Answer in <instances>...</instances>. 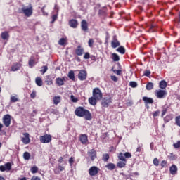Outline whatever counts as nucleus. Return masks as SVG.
<instances>
[{"mask_svg":"<svg viewBox=\"0 0 180 180\" xmlns=\"http://www.w3.org/2000/svg\"><path fill=\"white\" fill-rule=\"evenodd\" d=\"M69 26L72 27V29H77L78 27V20L75 19H72L69 21Z\"/></svg>","mask_w":180,"mask_h":180,"instance_id":"nucleus-16","label":"nucleus"},{"mask_svg":"<svg viewBox=\"0 0 180 180\" xmlns=\"http://www.w3.org/2000/svg\"><path fill=\"white\" fill-rule=\"evenodd\" d=\"M168 84L167 83V82L165 80H162L159 83V88H160V89H165V88H167Z\"/></svg>","mask_w":180,"mask_h":180,"instance_id":"nucleus-24","label":"nucleus"},{"mask_svg":"<svg viewBox=\"0 0 180 180\" xmlns=\"http://www.w3.org/2000/svg\"><path fill=\"white\" fill-rule=\"evenodd\" d=\"M64 167L59 165L58 169H54V173L56 174V175H58V174H60V172H61L62 171H64Z\"/></svg>","mask_w":180,"mask_h":180,"instance_id":"nucleus-29","label":"nucleus"},{"mask_svg":"<svg viewBox=\"0 0 180 180\" xmlns=\"http://www.w3.org/2000/svg\"><path fill=\"white\" fill-rule=\"evenodd\" d=\"M106 168H108V169H109L110 171H113V169H115V164H113V163H109V164H108L106 166Z\"/></svg>","mask_w":180,"mask_h":180,"instance_id":"nucleus-34","label":"nucleus"},{"mask_svg":"<svg viewBox=\"0 0 180 180\" xmlns=\"http://www.w3.org/2000/svg\"><path fill=\"white\" fill-rule=\"evenodd\" d=\"M12 169V164L11 162H7L4 165H0V171L1 172H5V171H11Z\"/></svg>","mask_w":180,"mask_h":180,"instance_id":"nucleus-10","label":"nucleus"},{"mask_svg":"<svg viewBox=\"0 0 180 180\" xmlns=\"http://www.w3.org/2000/svg\"><path fill=\"white\" fill-rule=\"evenodd\" d=\"M155 29H157V26L152 25H150L149 30H150V32H155Z\"/></svg>","mask_w":180,"mask_h":180,"instance_id":"nucleus-52","label":"nucleus"},{"mask_svg":"<svg viewBox=\"0 0 180 180\" xmlns=\"http://www.w3.org/2000/svg\"><path fill=\"white\" fill-rule=\"evenodd\" d=\"M84 60H89V58H91V55L86 52L84 53Z\"/></svg>","mask_w":180,"mask_h":180,"instance_id":"nucleus-53","label":"nucleus"},{"mask_svg":"<svg viewBox=\"0 0 180 180\" xmlns=\"http://www.w3.org/2000/svg\"><path fill=\"white\" fill-rule=\"evenodd\" d=\"M172 119H173L172 115H167L165 117L164 122H165V123H168L169 122H171V120H172Z\"/></svg>","mask_w":180,"mask_h":180,"instance_id":"nucleus-32","label":"nucleus"},{"mask_svg":"<svg viewBox=\"0 0 180 180\" xmlns=\"http://www.w3.org/2000/svg\"><path fill=\"white\" fill-rule=\"evenodd\" d=\"M151 75V72L150 70H145L143 75H145V77H150V75Z\"/></svg>","mask_w":180,"mask_h":180,"instance_id":"nucleus-56","label":"nucleus"},{"mask_svg":"<svg viewBox=\"0 0 180 180\" xmlns=\"http://www.w3.org/2000/svg\"><path fill=\"white\" fill-rule=\"evenodd\" d=\"M30 171L32 174H37V172H39V167H37V166H34L31 167Z\"/></svg>","mask_w":180,"mask_h":180,"instance_id":"nucleus-37","label":"nucleus"},{"mask_svg":"<svg viewBox=\"0 0 180 180\" xmlns=\"http://www.w3.org/2000/svg\"><path fill=\"white\" fill-rule=\"evenodd\" d=\"M120 46V42L117 41V38H116V36L113 37V40L111 42V46L112 49H116V47H119Z\"/></svg>","mask_w":180,"mask_h":180,"instance_id":"nucleus-17","label":"nucleus"},{"mask_svg":"<svg viewBox=\"0 0 180 180\" xmlns=\"http://www.w3.org/2000/svg\"><path fill=\"white\" fill-rule=\"evenodd\" d=\"M22 67V64L19 63H14L11 66V71H18V70H20V68Z\"/></svg>","mask_w":180,"mask_h":180,"instance_id":"nucleus-22","label":"nucleus"},{"mask_svg":"<svg viewBox=\"0 0 180 180\" xmlns=\"http://www.w3.org/2000/svg\"><path fill=\"white\" fill-rule=\"evenodd\" d=\"M118 158L121 161H127L126 158H131V153L126 152L125 153H120L118 154Z\"/></svg>","mask_w":180,"mask_h":180,"instance_id":"nucleus-7","label":"nucleus"},{"mask_svg":"<svg viewBox=\"0 0 180 180\" xmlns=\"http://www.w3.org/2000/svg\"><path fill=\"white\" fill-rule=\"evenodd\" d=\"M153 165H155V167H158V165H160V160L158 158H155L153 159Z\"/></svg>","mask_w":180,"mask_h":180,"instance_id":"nucleus-44","label":"nucleus"},{"mask_svg":"<svg viewBox=\"0 0 180 180\" xmlns=\"http://www.w3.org/2000/svg\"><path fill=\"white\" fill-rule=\"evenodd\" d=\"M79 140L82 144H86L88 143V136L86 134H81L79 136Z\"/></svg>","mask_w":180,"mask_h":180,"instance_id":"nucleus-19","label":"nucleus"},{"mask_svg":"<svg viewBox=\"0 0 180 180\" xmlns=\"http://www.w3.org/2000/svg\"><path fill=\"white\" fill-rule=\"evenodd\" d=\"M34 56H31L28 62V65L30 67V68H32V67L34 65Z\"/></svg>","mask_w":180,"mask_h":180,"instance_id":"nucleus-28","label":"nucleus"},{"mask_svg":"<svg viewBox=\"0 0 180 180\" xmlns=\"http://www.w3.org/2000/svg\"><path fill=\"white\" fill-rule=\"evenodd\" d=\"M69 164H70V165H72V164H74V158L73 157L70 158Z\"/></svg>","mask_w":180,"mask_h":180,"instance_id":"nucleus-60","label":"nucleus"},{"mask_svg":"<svg viewBox=\"0 0 180 180\" xmlns=\"http://www.w3.org/2000/svg\"><path fill=\"white\" fill-rule=\"evenodd\" d=\"M111 71L114 72V74H116L117 75H122V70H116L115 68H112L111 69Z\"/></svg>","mask_w":180,"mask_h":180,"instance_id":"nucleus-38","label":"nucleus"},{"mask_svg":"<svg viewBox=\"0 0 180 180\" xmlns=\"http://www.w3.org/2000/svg\"><path fill=\"white\" fill-rule=\"evenodd\" d=\"M75 54L77 56H82L83 54H85V49L81 45L78 46L75 49Z\"/></svg>","mask_w":180,"mask_h":180,"instance_id":"nucleus-12","label":"nucleus"},{"mask_svg":"<svg viewBox=\"0 0 180 180\" xmlns=\"http://www.w3.org/2000/svg\"><path fill=\"white\" fill-rule=\"evenodd\" d=\"M56 19H58V15L55 14L52 15V21L51 23H54L55 21L56 20Z\"/></svg>","mask_w":180,"mask_h":180,"instance_id":"nucleus-58","label":"nucleus"},{"mask_svg":"<svg viewBox=\"0 0 180 180\" xmlns=\"http://www.w3.org/2000/svg\"><path fill=\"white\" fill-rule=\"evenodd\" d=\"M155 95L158 99H164L167 96V93L165 90L158 89L155 91Z\"/></svg>","mask_w":180,"mask_h":180,"instance_id":"nucleus-4","label":"nucleus"},{"mask_svg":"<svg viewBox=\"0 0 180 180\" xmlns=\"http://www.w3.org/2000/svg\"><path fill=\"white\" fill-rule=\"evenodd\" d=\"M110 103H112L111 97H105L101 101V105L103 108H109Z\"/></svg>","mask_w":180,"mask_h":180,"instance_id":"nucleus-9","label":"nucleus"},{"mask_svg":"<svg viewBox=\"0 0 180 180\" xmlns=\"http://www.w3.org/2000/svg\"><path fill=\"white\" fill-rule=\"evenodd\" d=\"M2 120H3V124H4L6 127H9V126H11V115L6 114L4 115Z\"/></svg>","mask_w":180,"mask_h":180,"instance_id":"nucleus-6","label":"nucleus"},{"mask_svg":"<svg viewBox=\"0 0 180 180\" xmlns=\"http://www.w3.org/2000/svg\"><path fill=\"white\" fill-rule=\"evenodd\" d=\"M98 98H96V97H92L89 98V103L92 106H96V103H98Z\"/></svg>","mask_w":180,"mask_h":180,"instance_id":"nucleus-20","label":"nucleus"},{"mask_svg":"<svg viewBox=\"0 0 180 180\" xmlns=\"http://www.w3.org/2000/svg\"><path fill=\"white\" fill-rule=\"evenodd\" d=\"M169 172L172 175H176L178 173V167L175 165H172L169 168Z\"/></svg>","mask_w":180,"mask_h":180,"instance_id":"nucleus-18","label":"nucleus"},{"mask_svg":"<svg viewBox=\"0 0 180 180\" xmlns=\"http://www.w3.org/2000/svg\"><path fill=\"white\" fill-rule=\"evenodd\" d=\"M11 102L15 103V102H19V98H18L16 96H13L10 98Z\"/></svg>","mask_w":180,"mask_h":180,"instance_id":"nucleus-47","label":"nucleus"},{"mask_svg":"<svg viewBox=\"0 0 180 180\" xmlns=\"http://www.w3.org/2000/svg\"><path fill=\"white\" fill-rule=\"evenodd\" d=\"M30 96L32 99H34L36 98V91H32L30 94Z\"/></svg>","mask_w":180,"mask_h":180,"instance_id":"nucleus-61","label":"nucleus"},{"mask_svg":"<svg viewBox=\"0 0 180 180\" xmlns=\"http://www.w3.org/2000/svg\"><path fill=\"white\" fill-rule=\"evenodd\" d=\"M173 147L174 148H180V141H178L176 143H174Z\"/></svg>","mask_w":180,"mask_h":180,"instance_id":"nucleus-54","label":"nucleus"},{"mask_svg":"<svg viewBox=\"0 0 180 180\" xmlns=\"http://www.w3.org/2000/svg\"><path fill=\"white\" fill-rule=\"evenodd\" d=\"M70 99H71L72 102H74V103L78 102V98H75V96H74V95L70 96Z\"/></svg>","mask_w":180,"mask_h":180,"instance_id":"nucleus-50","label":"nucleus"},{"mask_svg":"<svg viewBox=\"0 0 180 180\" xmlns=\"http://www.w3.org/2000/svg\"><path fill=\"white\" fill-rule=\"evenodd\" d=\"M47 70H49V67H47V65L45 66H42L41 69L40 70V72L43 75L46 74V72L47 71Z\"/></svg>","mask_w":180,"mask_h":180,"instance_id":"nucleus-40","label":"nucleus"},{"mask_svg":"<svg viewBox=\"0 0 180 180\" xmlns=\"http://www.w3.org/2000/svg\"><path fill=\"white\" fill-rule=\"evenodd\" d=\"M45 8H46V6H44L41 8V11L44 16H48L49 13L47 12H45V11H44Z\"/></svg>","mask_w":180,"mask_h":180,"instance_id":"nucleus-51","label":"nucleus"},{"mask_svg":"<svg viewBox=\"0 0 180 180\" xmlns=\"http://www.w3.org/2000/svg\"><path fill=\"white\" fill-rule=\"evenodd\" d=\"M75 115L78 117H84L86 120H92V114L84 107L79 106L75 110Z\"/></svg>","mask_w":180,"mask_h":180,"instance_id":"nucleus-1","label":"nucleus"},{"mask_svg":"<svg viewBox=\"0 0 180 180\" xmlns=\"http://www.w3.org/2000/svg\"><path fill=\"white\" fill-rule=\"evenodd\" d=\"M63 160H64L63 158L60 156L58 161L60 164H61L63 163Z\"/></svg>","mask_w":180,"mask_h":180,"instance_id":"nucleus-63","label":"nucleus"},{"mask_svg":"<svg viewBox=\"0 0 180 180\" xmlns=\"http://www.w3.org/2000/svg\"><path fill=\"white\" fill-rule=\"evenodd\" d=\"M68 78H70V79H71L72 81H75V74L74 73V72L72 70H70L68 72Z\"/></svg>","mask_w":180,"mask_h":180,"instance_id":"nucleus-27","label":"nucleus"},{"mask_svg":"<svg viewBox=\"0 0 180 180\" xmlns=\"http://www.w3.org/2000/svg\"><path fill=\"white\" fill-rule=\"evenodd\" d=\"M175 157H176L175 155H174L173 153H171V156H170L171 160H174Z\"/></svg>","mask_w":180,"mask_h":180,"instance_id":"nucleus-64","label":"nucleus"},{"mask_svg":"<svg viewBox=\"0 0 180 180\" xmlns=\"http://www.w3.org/2000/svg\"><path fill=\"white\" fill-rule=\"evenodd\" d=\"M111 79L114 81V82H117V77L115 75L111 76Z\"/></svg>","mask_w":180,"mask_h":180,"instance_id":"nucleus-62","label":"nucleus"},{"mask_svg":"<svg viewBox=\"0 0 180 180\" xmlns=\"http://www.w3.org/2000/svg\"><path fill=\"white\" fill-rule=\"evenodd\" d=\"M22 141L24 144H29L30 143V138L29 137V134H24V137L22 139Z\"/></svg>","mask_w":180,"mask_h":180,"instance_id":"nucleus-21","label":"nucleus"},{"mask_svg":"<svg viewBox=\"0 0 180 180\" xmlns=\"http://www.w3.org/2000/svg\"><path fill=\"white\" fill-rule=\"evenodd\" d=\"M167 112H168V108H163L162 110V117H164V116H165V115H167Z\"/></svg>","mask_w":180,"mask_h":180,"instance_id":"nucleus-48","label":"nucleus"},{"mask_svg":"<svg viewBox=\"0 0 180 180\" xmlns=\"http://www.w3.org/2000/svg\"><path fill=\"white\" fill-rule=\"evenodd\" d=\"M153 117H157V116L160 115V110H156L152 113Z\"/></svg>","mask_w":180,"mask_h":180,"instance_id":"nucleus-57","label":"nucleus"},{"mask_svg":"<svg viewBox=\"0 0 180 180\" xmlns=\"http://www.w3.org/2000/svg\"><path fill=\"white\" fill-rule=\"evenodd\" d=\"M56 84L58 86H63V85H64V82H63V79H61V77H58L56 79Z\"/></svg>","mask_w":180,"mask_h":180,"instance_id":"nucleus-26","label":"nucleus"},{"mask_svg":"<svg viewBox=\"0 0 180 180\" xmlns=\"http://www.w3.org/2000/svg\"><path fill=\"white\" fill-rule=\"evenodd\" d=\"M30 180H41V179L37 176H33Z\"/></svg>","mask_w":180,"mask_h":180,"instance_id":"nucleus-59","label":"nucleus"},{"mask_svg":"<svg viewBox=\"0 0 180 180\" xmlns=\"http://www.w3.org/2000/svg\"><path fill=\"white\" fill-rule=\"evenodd\" d=\"M61 102V97L57 96L53 97L54 105H58Z\"/></svg>","mask_w":180,"mask_h":180,"instance_id":"nucleus-31","label":"nucleus"},{"mask_svg":"<svg viewBox=\"0 0 180 180\" xmlns=\"http://www.w3.org/2000/svg\"><path fill=\"white\" fill-rule=\"evenodd\" d=\"M175 124L180 127V115H178L175 117Z\"/></svg>","mask_w":180,"mask_h":180,"instance_id":"nucleus-42","label":"nucleus"},{"mask_svg":"<svg viewBox=\"0 0 180 180\" xmlns=\"http://www.w3.org/2000/svg\"><path fill=\"white\" fill-rule=\"evenodd\" d=\"M67 43V39L65 38H60V40L58 41V44L60 46H64Z\"/></svg>","mask_w":180,"mask_h":180,"instance_id":"nucleus-39","label":"nucleus"},{"mask_svg":"<svg viewBox=\"0 0 180 180\" xmlns=\"http://www.w3.org/2000/svg\"><path fill=\"white\" fill-rule=\"evenodd\" d=\"M127 162V161H120L117 162V167H118V168H124V167H126Z\"/></svg>","mask_w":180,"mask_h":180,"instance_id":"nucleus-30","label":"nucleus"},{"mask_svg":"<svg viewBox=\"0 0 180 180\" xmlns=\"http://www.w3.org/2000/svg\"><path fill=\"white\" fill-rule=\"evenodd\" d=\"M1 37L3 40H9V37H10L9 32L5 31L1 32Z\"/></svg>","mask_w":180,"mask_h":180,"instance_id":"nucleus-23","label":"nucleus"},{"mask_svg":"<svg viewBox=\"0 0 180 180\" xmlns=\"http://www.w3.org/2000/svg\"><path fill=\"white\" fill-rule=\"evenodd\" d=\"M89 157L91 160V161H94L95 158H96V150L95 149H91L87 153Z\"/></svg>","mask_w":180,"mask_h":180,"instance_id":"nucleus-14","label":"nucleus"},{"mask_svg":"<svg viewBox=\"0 0 180 180\" xmlns=\"http://www.w3.org/2000/svg\"><path fill=\"white\" fill-rule=\"evenodd\" d=\"M86 77H88V73L86 71L81 70L78 74V79L79 81H85V79H86Z\"/></svg>","mask_w":180,"mask_h":180,"instance_id":"nucleus-11","label":"nucleus"},{"mask_svg":"<svg viewBox=\"0 0 180 180\" xmlns=\"http://www.w3.org/2000/svg\"><path fill=\"white\" fill-rule=\"evenodd\" d=\"M162 168H165V167H167V165H168V162H167V160H162L161 162V164H160Z\"/></svg>","mask_w":180,"mask_h":180,"instance_id":"nucleus-49","label":"nucleus"},{"mask_svg":"<svg viewBox=\"0 0 180 180\" xmlns=\"http://www.w3.org/2000/svg\"><path fill=\"white\" fill-rule=\"evenodd\" d=\"M18 13H23L27 18H30L33 15V6L32 4L28 7L23 6L22 8H18Z\"/></svg>","mask_w":180,"mask_h":180,"instance_id":"nucleus-2","label":"nucleus"},{"mask_svg":"<svg viewBox=\"0 0 180 180\" xmlns=\"http://www.w3.org/2000/svg\"><path fill=\"white\" fill-rule=\"evenodd\" d=\"M92 95L96 99H98V101H101V99L103 98V94L98 87H96L93 89Z\"/></svg>","mask_w":180,"mask_h":180,"instance_id":"nucleus-3","label":"nucleus"},{"mask_svg":"<svg viewBox=\"0 0 180 180\" xmlns=\"http://www.w3.org/2000/svg\"><path fill=\"white\" fill-rule=\"evenodd\" d=\"M35 82L37 86H43V79H41V77H37L35 79Z\"/></svg>","mask_w":180,"mask_h":180,"instance_id":"nucleus-25","label":"nucleus"},{"mask_svg":"<svg viewBox=\"0 0 180 180\" xmlns=\"http://www.w3.org/2000/svg\"><path fill=\"white\" fill-rule=\"evenodd\" d=\"M46 83L47 85H53V79H51V78H50V77L48 76L46 80Z\"/></svg>","mask_w":180,"mask_h":180,"instance_id":"nucleus-43","label":"nucleus"},{"mask_svg":"<svg viewBox=\"0 0 180 180\" xmlns=\"http://www.w3.org/2000/svg\"><path fill=\"white\" fill-rule=\"evenodd\" d=\"M81 29L83 32H88V22H86V20L81 21Z\"/></svg>","mask_w":180,"mask_h":180,"instance_id":"nucleus-15","label":"nucleus"},{"mask_svg":"<svg viewBox=\"0 0 180 180\" xmlns=\"http://www.w3.org/2000/svg\"><path fill=\"white\" fill-rule=\"evenodd\" d=\"M24 160H30V153L29 152H25L23 154Z\"/></svg>","mask_w":180,"mask_h":180,"instance_id":"nucleus-41","label":"nucleus"},{"mask_svg":"<svg viewBox=\"0 0 180 180\" xmlns=\"http://www.w3.org/2000/svg\"><path fill=\"white\" fill-rule=\"evenodd\" d=\"M109 158H110L109 154L105 153L103 155V161H105V162H106L108 160H109Z\"/></svg>","mask_w":180,"mask_h":180,"instance_id":"nucleus-45","label":"nucleus"},{"mask_svg":"<svg viewBox=\"0 0 180 180\" xmlns=\"http://www.w3.org/2000/svg\"><path fill=\"white\" fill-rule=\"evenodd\" d=\"M154 88V84H153V82H148L146 84V89H147V91H151V89H153Z\"/></svg>","mask_w":180,"mask_h":180,"instance_id":"nucleus-35","label":"nucleus"},{"mask_svg":"<svg viewBox=\"0 0 180 180\" xmlns=\"http://www.w3.org/2000/svg\"><path fill=\"white\" fill-rule=\"evenodd\" d=\"M39 140L41 143H43L44 144H47V143H50V141H51V135L45 134V135L41 136L39 137Z\"/></svg>","mask_w":180,"mask_h":180,"instance_id":"nucleus-8","label":"nucleus"},{"mask_svg":"<svg viewBox=\"0 0 180 180\" xmlns=\"http://www.w3.org/2000/svg\"><path fill=\"white\" fill-rule=\"evenodd\" d=\"M142 101H143L145 105H153V103H154V99L147 96L143 97Z\"/></svg>","mask_w":180,"mask_h":180,"instance_id":"nucleus-13","label":"nucleus"},{"mask_svg":"<svg viewBox=\"0 0 180 180\" xmlns=\"http://www.w3.org/2000/svg\"><path fill=\"white\" fill-rule=\"evenodd\" d=\"M137 86H138V84H137V82H129V86H131V88H137Z\"/></svg>","mask_w":180,"mask_h":180,"instance_id":"nucleus-46","label":"nucleus"},{"mask_svg":"<svg viewBox=\"0 0 180 180\" xmlns=\"http://www.w3.org/2000/svg\"><path fill=\"white\" fill-rule=\"evenodd\" d=\"M101 169L98 168L96 166H92L89 169V174L90 176H96V175H98L99 174V172Z\"/></svg>","mask_w":180,"mask_h":180,"instance_id":"nucleus-5","label":"nucleus"},{"mask_svg":"<svg viewBox=\"0 0 180 180\" xmlns=\"http://www.w3.org/2000/svg\"><path fill=\"white\" fill-rule=\"evenodd\" d=\"M117 51L120 53V54H124L126 53V49H124L123 46H120L118 49H117Z\"/></svg>","mask_w":180,"mask_h":180,"instance_id":"nucleus-36","label":"nucleus"},{"mask_svg":"<svg viewBox=\"0 0 180 180\" xmlns=\"http://www.w3.org/2000/svg\"><path fill=\"white\" fill-rule=\"evenodd\" d=\"M94 39H90L88 41L89 46L94 47Z\"/></svg>","mask_w":180,"mask_h":180,"instance_id":"nucleus-55","label":"nucleus"},{"mask_svg":"<svg viewBox=\"0 0 180 180\" xmlns=\"http://www.w3.org/2000/svg\"><path fill=\"white\" fill-rule=\"evenodd\" d=\"M112 57L113 61H120V57H119V55H117V53H112Z\"/></svg>","mask_w":180,"mask_h":180,"instance_id":"nucleus-33","label":"nucleus"}]
</instances>
